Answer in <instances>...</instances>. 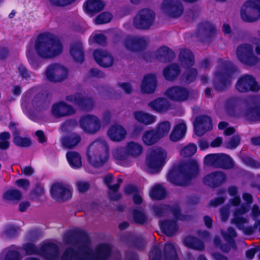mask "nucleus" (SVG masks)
I'll use <instances>...</instances> for the list:
<instances>
[{
  "mask_svg": "<svg viewBox=\"0 0 260 260\" xmlns=\"http://www.w3.org/2000/svg\"><path fill=\"white\" fill-rule=\"evenodd\" d=\"M33 49H29L26 56L29 59L34 60L36 53L43 59L55 58L60 55L63 51V45L59 38L51 32H44L36 38Z\"/></svg>",
  "mask_w": 260,
  "mask_h": 260,
  "instance_id": "nucleus-1",
  "label": "nucleus"
},
{
  "mask_svg": "<svg viewBox=\"0 0 260 260\" xmlns=\"http://www.w3.org/2000/svg\"><path fill=\"white\" fill-rule=\"evenodd\" d=\"M78 252L81 257L77 258L75 250L72 247L65 249L62 253L61 260H107L110 256L111 248L107 245H101L93 251L87 242L79 245Z\"/></svg>",
  "mask_w": 260,
  "mask_h": 260,
  "instance_id": "nucleus-2",
  "label": "nucleus"
},
{
  "mask_svg": "<svg viewBox=\"0 0 260 260\" xmlns=\"http://www.w3.org/2000/svg\"><path fill=\"white\" fill-rule=\"evenodd\" d=\"M198 173L199 165L196 161L191 160L174 167L169 172L168 178L173 184L186 186Z\"/></svg>",
  "mask_w": 260,
  "mask_h": 260,
  "instance_id": "nucleus-3",
  "label": "nucleus"
},
{
  "mask_svg": "<svg viewBox=\"0 0 260 260\" xmlns=\"http://www.w3.org/2000/svg\"><path fill=\"white\" fill-rule=\"evenodd\" d=\"M87 159L95 168L102 167L109 159V147L103 139H98L88 146L86 152Z\"/></svg>",
  "mask_w": 260,
  "mask_h": 260,
  "instance_id": "nucleus-4",
  "label": "nucleus"
},
{
  "mask_svg": "<svg viewBox=\"0 0 260 260\" xmlns=\"http://www.w3.org/2000/svg\"><path fill=\"white\" fill-rule=\"evenodd\" d=\"M236 70V67L230 61L220 63L214 73V89L219 92L225 91L231 84L232 76Z\"/></svg>",
  "mask_w": 260,
  "mask_h": 260,
  "instance_id": "nucleus-5",
  "label": "nucleus"
},
{
  "mask_svg": "<svg viewBox=\"0 0 260 260\" xmlns=\"http://www.w3.org/2000/svg\"><path fill=\"white\" fill-rule=\"evenodd\" d=\"M155 18L156 13L153 9L142 8L134 17L133 26L138 30H149L154 25Z\"/></svg>",
  "mask_w": 260,
  "mask_h": 260,
  "instance_id": "nucleus-6",
  "label": "nucleus"
},
{
  "mask_svg": "<svg viewBox=\"0 0 260 260\" xmlns=\"http://www.w3.org/2000/svg\"><path fill=\"white\" fill-rule=\"evenodd\" d=\"M238 59L243 64L249 67L256 66L260 62V58L254 54L253 47L249 43H243L236 49Z\"/></svg>",
  "mask_w": 260,
  "mask_h": 260,
  "instance_id": "nucleus-7",
  "label": "nucleus"
},
{
  "mask_svg": "<svg viewBox=\"0 0 260 260\" xmlns=\"http://www.w3.org/2000/svg\"><path fill=\"white\" fill-rule=\"evenodd\" d=\"M241 19L246 22L253 23L260 19V0H248L241 8Z\"/></svg>",
  "mask_w": 260,
  "mask_h": 260,
  "instance_id": "nucleus-8",
  "label": "nucleus"
},
{
  "mask_svg": "<svg viewBox=\"0 0 260 260\" xmlns=\"http://www.w3.org/2000/svg\"><path fill=\"white\" fill-rule=\"evenodd\" d=\"M166 157L167 153L162 148L156 147L149 150L146 157V164L151 173L159 171Z\"/></svg>",
  "mask_w": 260,
  "mask_h": 260,
  "instance_id": "nucleus-9",
  "label": "nucleus"
},
{
  "mask_svg": "<svg viewBox=\"0 0 260 260\" xmlns=\"http://www.w3.org/2000/svg\"><path fill=\"white\" fill-rule=\"evenodd\" d=\"M216 31L214 25L209 21L199 23L192 36L202 43H209L214 36Z\"/></svg>",
  "mask_w": 260,
  "mask_h": 260,
  "instance_id": "nucleus-10",
  "label": "nucleus"
},
{
  "mask_svg": "<svg viewBox=\"0 0 260 260\" xmlns=\"http://www.w3.org/2000/svg\"><path fill=\"white\" fill-rule=\"evenodd\" d=\"M45 74L46 78L50 82H61L67 78L68 70L61 64L53 63L47 68Z\"/></svg>",
  "mask_w": 260,
  "mask_h": 260,
  "instance_id": "nucleus-11",
  "label": "nucleus"
},
{
  "mask_svg": "<svg viewBox=\"0 0 260 260\" xmlns=\"http://www.w3.org/2000/svg\"><path fill=\"white\" fill-rule=\"evenodd\" d=\"M150 42L148 37L137 35H128L123 42L126 49L134 52H138L144 50Z\"/></svg>",
  "mask_w": 260,
  "mask_h": 260,
  "instance_id": "nucleus-12",
  "label": "nucleus"
},
{
  "mask_svg": "<svg viewBox=\"0 0 260 260\" xmlns=\"http://www.w3.org/2000/svg\"><path fill=\"white\" fill-rule=\"evenodd\" d=\"M243 199L246 202L242 205L240 208L236 209L234 217L231 220L232 224H235L238 228H242V223H246L248 220L242 215L249 211L250 205L253 202L252 196L247 193H243Z\"/></svg>",
  "mask_w": 260,
  "mask_h": 260,
  "instance_id": "nucleus-13",
  "label": "nucleus"
},
{
  "mask_svg": "<svg viewBox=\"0 0 260 260\" xmlns=\"http://www.w3.org/2000/svg\"><path fill=\"white\" fill-rule=\"evenodd\" d=\"M235 88L240 93H246L249 91L257 92L260 89V85L254 76L246 74L240 76L238 79Z\"/></svg>",
  "mask_w": 260,
  "mask_h": 260,
  "instance_id": "nucleus-14",
  "label": "nucleus"
},
{
  "mask_svg": "<svg viewBox=\"0 0 260 260\" xmlns=\"http://www.w3.org/2000/svg\"><path fill=\"white\" fill-rule=\"evenodd\" d=\"M160 8L164 14L173 18L180 17L184 12V7L180 0H164Z\"/></svg>",
  "mask_w": 260,
  "mask_h": 260,
  "instance_id": "nucleus-15",
  "label": "nucleus"
},
{
  "mask_svg": "<svg viewBox=\"0 0 260 260\" xmlns=\"http://www.w3.org/2000/svg\"><path fill=\"white\" fill-rule=\"evenodd\" d=\"M80 127L85 133L89 134H94L101 128V122L96 116L88 114L81 117L79 120Z\"/></svg>",
  "mask_w": 260,
  "mask_h": 260,
  "instance_id": "nucleus-16",
  "label": "nucleus"
},
{
  "mask_svg": "<svg viewBox=\"0 0 260 260\" xmlns=\"http://www.w3.org/2000/svg\"><path fill=\"white\" fill-rule=\"evenodd\" d=\"M66 100L69 102L74 103L81 109L87 111H91L95 106V103L92 98L84 96L78 92L67 96Z\"/></svg>",
  "mask_w": 260,
  "mask_h": 260,
  "instance_id": "nucleus-17",
  "label": "nucleus"
},
{
  "mask_svg": "<svg viewBox=\"0 0 260 260\" xmlns=\"http://www.w3.org/2000/svg\"><path fill=\"white\" fill-rule=\"evenodd\" d=\"M164 95L173 102L182 103L188 100L189 96V91L185 87L175 86L166 90Z\"/></svg>",
  "mask_w": 260,
  "mask_h": 260,
  "instance_id": "nucleus-18",
  "label": "nucleus"
},
{
  "mask_svg": "<svg viewBox=\"0 0 260 260\" xmlns=\"http://www.w3.org/2000/svg\"><path fill=\"white\" fill-rule=\"evenodd\" d=\"M76 110L74 108L64 102H60L52 105L51 113L55 118L68 117L74 114Z\"/></svg>",
  "mask_w": 260,
  "mask_h": 260,
  "instance_id": "nucleus-19",
  "label": "nucleus"
},
{
  "mask_svg": "<svg viewBox=\"0 0 260 260\" xmlns=\"http://www.w3.org/2000/svg\"><path fill=\"white\" fill-rule=\"evenodd\" d=\"M50 192L52 198L59 202H64L72 197V192L69 188L61 183L52 185Z\"/></svg>",
  "mask_w": 260,
  "mask_h": 260,
  "instance_id": "nucleus-20",
  "label": "nucleus"
},
{
  "mask_svg": "<svg viewBox=\"0 0 260 260\" xmlns=\"http://www.w3.org/2000/svg\"><path fill=\"white\" fill-rule=\"evenodd\" d=\"M193 126L195 134L198 136H202L212 129L211 119L206 115L198 116L193 123Z\"/></svg>",
  "mask_w": 260,
  "mask_h": 260,
  "instance_id": "nucleus-21",
  "label": "nucleus"
},
{
  "mask_svg": "<svg viewBox=\"0 0 260 260\" xmlns=\"http://www.w3.org/2000/svg\"><path fill=\"white\" fill-rule=\"evenodd\" d=\"M83 232L78 230H70L66 232L63 237L64 242L69 244H71L77 247L79 249V245L80 243L87 242L89 246V240L85 238L80 239V236H82Z\"/></svg>",
  "mask_w": 260,
  "mask_h": 260,
  "instance_id": "nucleus-22",
  "label": "nucleus"
},
{
  "mask_svg": "<svg viewBox=\"0 0 260 260\" xmlns=\"http://www.w3.org/2000/svg\"><path fill=\"white\" fill-rule=\"evenodd\" d=\"M155 58L163 63H168L173 60L176 57L175 53L169 47L162 46L154 52Z\"/></svg>",
  "mask_w": 260,
  "mask_h": 260,
  "instance_id": "nucleus-23",
  "label": "nucleus"
},
{
  "mask_svg": "<svg viewBox=\"0 0 260 260\" xmlns=\"http://www.w3.org/2000/svg\"><path fill=\"white\" fill-rule=\"evenodd\" d=\"M226 180V175L223 172L216 171L207 175L204 178V183L212 188L221 185Z\"/></svg>",
  "mask_w": 260,
  "mask_h": 260,
  "instance_id": "nucleus-24",
  "label": "nucleus"
},
{
  "mask_svg": "<svg viewBox=\"0 0 260 260\" xmlns=\"http://www.w3.org/2000/svg\"><path fill=\"white\" fill-rule=\"evenodd\" d=\"M40 255L47 260H55L59 256V248L55 244L48 243L40 248Z\"/></svg>",
  "mask_w": 260,
  "mask_h": 260,
  "instance_id": "nucleus-25",
  "label": "nucleus"
},
{
  "mask_svg": "<svg viewBox=\"0 0 260 260\" xmlns=\"http://www.w3.org/2000/svg\"><path fill=\"white\" fill-rule=\"evenodd\" d=\"M178 60L181 66L184 68L192 67L195 63L193 52L186 48H182L179 49Z\"/></svg>",
  "mask_w": 260,
  "mask_h": 260,
  "instance_id": "nucleus-26",
  "label": "nucleus"
},
{
  "mask_svg": "<svg viewBox=\"0 0 260 260\" xmlns=\"http://www.w3.org/2000/svg\"><path fill=\"white\" fill-rule=\"evenodd\" d=\"M93 56L95 61L103 67H110L113 64V57L106 51L96 50L93 53Z\"/></svg>",
  "mask_w": 260,
  "mask_h": 260,
  "instance_id": "nucleus-27",
  "label": "nucleus"
},
{
  "mask_svg": "<svg viewBox=\"0 0 260 260\" xmlns=\"http://www.w3.org/2000/svg\"><path fill=\"white\" fill-rule=\"evenodd\" d=\"M156 76L153 74H148L144 77L141 84L142 93L150 94L153 93L156 87Z\"/></svg>",
  "mask_w": 260,
  "mask_h": 260,
  "instance_id": "nucleus-28",
  "label": "nucleus"
},
{
  "mask_svg": "<svg viewBox=\"0 0 260 260\" xmlns=\"http://www.w3.org/2000/svg\"><path fill=\"white\" fill-rule=\"evenodd\" d=\"M148 106L158 113H164L170 109L171 104L166 98H159L149 103Z\"/></svg>",
  "mask_w": 260,
  "mask_h": 260,
  "instance_id": "nucleus-29",
  "label": "nucleus"
},
{
  "mask_svg": "<svg viewBox=\"0 0 260 260\" xmlns=\"http://www.w3.org/2000/svg\"><path fill=\"white\" fill-rule=\"evenodd\" d=\"M105 6V3L102 0H87L84 4L85 12L92 16L103 10Z\"/></svg>",
  "mask_w": 260,
  "mask_h": 260,
  "instance_id": "nucleus-30",
  "label": "nucleus"
},
{
  "mask_svg": "<svg viewBox=\"0 0 260 260\" xmlns=\"http://www.w3.org/2000/svg\"><path fill=\"white\" fill-rule=\"evenodd\" d=\"M107 134L111 140L119 142L124 139L126 132L121 125L115 124L110 126Z\"/></svg>",
  "mask_w": 260,
  "mask_h": 260,
  "instance_id": "nucleus-31",
  "label": "nucleus"
},
{
  "mask_svg": "<svg viewBox=\"0 0 260 260\" xmlns=\"http://www.w3.org/2000/svg\"><path fill=\"white\" fill-rule=\"evenodd\" d=\"M49 104L46 94L44 93H38L32 100L33 106L40 111L48 109Z\"/></svg>",
  "mask_w": 260,
  "mask_h": 260,
  "instance_id": "nucleus-32",
  "label": "nucleus"
},
{
  "mask_svg": "<svg viewBox=\"0 0 260 260\" xmlns=\"http://www.w3.org/2000/svg\"><path fill=\"white\" fill-rule=\"evenodd\" d=\"M180 69L176 63H172L168 66L163 70V75L165 79L169 81H173L179 75Z\"/></svg>",
  "mask_w": 260,
  "mask_h": 260,
  "instance_id": "nucleus-33",
  "label": "nucleus"
},
{
  "mask_svg": "<svg viewBox=\"0 0 260 260\" xmlns=\"http://www.w3.org/2000/svg\"><path fill=\"white\" fill-rule=\"evenodd\" d=\"M70 54L76 61L82 63L84 61V52L80 43L76 42L71 45Z\"/></svg>",
  "mask_w": 260,
  "mask_h": 260,
  "instance_id": "nucleus-34",
  "label": "nucleus"
},
{
  "mask_svg": "<svg viewBox=\"0 0 260 260\" xmlns=\"http://www.w3.org/2000/svg\"><path fill=\"white\" fill-rule=\"evenodd\" d=\"M133 115L136 120L145 125L150 124L155 120L154 116L142 111H135Z\"/></svg>",
  "mask_w": 260,
  "mask_h": 260,
  "instance_id": "nucleus-35",
  "label": "nucleus"
},
{
  "mask_svg": "<svg viewBox=\"0 0 260 260\" xmlns=\"http://www.w3.org/2000/svg\"><path fill=\"white\" fill-rule=\"evenodd\" d=\"M128 156L137 157L143 152V146L139 143L131 141L125 146Z\"/></svg>",
  "mask_w": 260,
  "mask_h": 260,
  "instance_id": "nucleus-36",
  "label": "nucleus"
},
{
  "mask_svg": "<svg viewBox=\"0 0 260 260\" xmlns=\"http://www.w3.org/2000/svg\"><path fill=\"white\" fill-rule=\"evenodd\" d=\"M161 231L166 235L171 236L177 231L176 223L173 220H166L160 222Z\"/></svg>",
  "mask_w": 260,
  "mask_h": 260,
  "instance_id": "nucleus-37",
  "label": "nucleus"
},
{
  "mask_svg": "<svg viewBox=\"0 0 260 260\" xmlns=\"http://www.w3.org/2000/svg\"><path fill=\"white\" fill-rule=\"evenodd\" d=\"M234 167V162L232 158L225 154H219L217 168L229 170Z\"/></svg>",
  "mask_w": 260,
  "mask_h": 260,
  "instance_id": "nucleus-38",
  "label": "nucleus"
},
{
  "mask_svg": "<svg viewBox=\"0 0 260 260\" xmlns=\"http://www.w3.org/2000/svg\"><path fill=\"white\" fill-rule=\"evenodd\" d=\"M66 157L70 165L74 169H79L82 167L81 156L76 151H69Z\"/></svg>",
  "mask_w": 260,
  "mask_h": 260,
  "instance_id": "nucleus-39",
  "label": "nucleus"
},
{
  "mask_svg": "<svg viewBox=\"0 0 260 260\" xmlns=\"http://www.w3.org/2000/svg\"><path fill=\"white\" fill-rule=\"evenodd\" d=\"M142 139L145 145L151 146L156 143L160 138L154 129H150L144 133Z\"/></svg>",
  "mask_w": 260,
  "mask_h": 260,
  "instance_id": "nucleus-40",
  "label": "nucleus"
},
{
  "mask_svg": "<svg viewBox=\"0 0 260 260\" xmlns=\"http://www.w3.org/2000/svg\"><path fill=\"white\" fill-rule=\"evenodd\" d=\"M186 130V126L184 123H181L177 125L170 135V139L173 142H177L181 139Z\"/></svg>",
  "mask_w": 260,
  "mask_h": 260,
  "instance_id": "nucleus-41",
  "label": "nucleus"
},
{
  "mask_svg": "<svg viewBox=\"0 0 260 260\" xmlns=\"http://www.w3.org/2000/svg\"><path fill=\"white\" fill-rule=\"evenodd\" d=\"M81 141V137L75 134L66 136L62 138V146L67 148L71 149L76 146Z\"/></svg>",
  "mask_w": 260,
  "mask_h": 260,
  "instance_id": "nucleus-42",
  "label": "nucleus"
},
{
  "mask_svg": "<svg viewBox=\"0 0 260 260\" xmlns=\"http://www.w3.org/2000/svg\"><path fill=\"white\" fill-rule=\"evenodd\" d=\"M184 244L191 248L199 251H202L205 248L203 242L197 238L193 237H188L184 240Z\"/></svg>",
  "mask_w": 260,
  "mask_h": 260,
  "instance_id": "nucleus-43",
  "label": "nucleus"
},
{
  "mask_svg": "<svg viewBox=\"0 0 260 260\" xmlns=\"http://www.w3.org/2000/svg\"><path fill=\"white\" fill-rule=\"evenodd\" d=\"M244 116L251 121L260 120V107L253 106L247 108L244 113Z\"/></svg>",
  "mask_w": 260,
  "mask_h": 260,
  "instance_id": "nucleus-44",
  "label": "nucleus"
},
{
  "mask_svg": "<svg viewBox=\"0 0 260 260\" xmlns=\"http://www.w3.org/2000/svg\"><path fill=\"white\" fill-rule=\"evenodd\" d=\"M169 211H171L174 217L178 220L187 221L192 219L193 218V216L192 215L182 214L181 212L180 207L177 205H174L171 207H170Z\"/></svg>",
  "mask_w": 260,
  "mask_h": 260,
  "instance_id": "nucleus-45",
  "label": "nucleus"
},
{
  "mask_svg": "<svg viewBox=\"0 0 260 260\" xmlns=\"http://www.w3.org/2000/svg\"><path fill=\"white\" fill-rule=\"evenodd\" d=\"M117 183L114 184L112 186H110L108 191V196L109 199L114 201H117L120 200L121 198V195L120 193L118 192L120 185L122 182V179L118 178L117 179Z\"/></svg>",
  "mask_w": 260,
  "mask_h": 260,
  "instance_id": "nucleus-46",
  "label": "nucleus"
},
{
  "mask_svg": "<svg viewBox=\"0 0 260 260\" xmlns=\"http://www.w3.org/2000/svg\"><path fill=\"white\" fill-rule=\"evenodd\" d=\"M171 129V124L168 121L160 122L157 126L155 131L158 137L160 138L167 136Z\"/></svg>",
  "mask_w": 260,
  "mask_h": 260,
  "instance_id": "nucleus-47",
  "label": "nucleus"
},
{
  "mask_svg": "<svg viewBox=\"0 0 260 260\" xmlns=\"http://www.w3.org/2000/svg\"><path fill=\"white\" fill-rule=\"evenodd\" d=\"M14 142L16 145L21 147H28L31 144L30 139L20 137L19 131H16L14 132Z\"/></svg>",
  "mask_w": 260,
  "mask_h": 260,
  "instance_id": "nucleus-48",
  "label": "nucleus"
},
{
  "mask_svg": "<svg viewBox=\"0 0 260 260\" xmlns=\"http://www.w3.org/2000/svg\"><path fill=\"white\" fill-rule=\"evenodd\" d=\"M164 254L166 260H179L176 250L171 244H167L165 246Z\"/></svg>",
  "mask_w": 260,
  "mask_h": 260,
  "instance_id": "nucleus-49",
  "label": "nucleus"
},
{
  "mask_svg": "<svg viewBox=\"0 0 260 260\" xmlns=\"http://www.w3.org/2000/svg\"><path fill=\"white\" fill-rule=\"evenodd\" d=\"M166 191L160 185L155 186L150 192V196L153 199L161 200L166 197Z\"/></svg>",
  "mask_w": 260,
  "mask_h": 260,
  "instance_id": "nucleus-50",
  "label": "nucleus"
},
{
  "mask_svg": "<svg viewBox=\"0 0 260 260\" xmlns=\"http://www.w3.org/2000/svg\"><path fill=\"white\" fill-rule=\"evenodd\" d=\"M182 75V80L185 83L189 84L195 80L198 75V71L195 68H187Z\"/></svg>",
  "mask_w": 260,
  "mask_h": 260,
  "instance_id": "nucleus-51",
  "label": "nucleus"
},
{
  "mask_svg": "<svg viewBox=\"0 0 260 260\" xmlns=\"http://www.w3.org/2000/svg\"><path fill=\"white\" fill-rule=\"evenodd\" d=\"M154 215L157 217L165 215L170 210V206L166 204L153 205L152 207Z\"/></svg>",
  "mask_w": 260,
  "mask_h": 260,
  "instance_id": "nucleus-52",
  "label": "nucleus"
},
{
  "mask_svg": "<svg viewBox=\"0 0 260 260\" xmlns=\"http://www.w3.org/2000/svg\"><path fill=\"white\" fill-rule=\"evenodd\" d=\"M239 100L236 97H232L229 99L225 103V108L227 112L230 115L235 114L236 108L239 105Z\"/></svg>",
  "mask_w": 260,
  "mask_h": 260,
  "instance_id": "nucleus-53",
  "label": "nucleus"
},
{
  "mask_svg": "<svg viewBox=\"0 0 260 260\" xmlns=\"http://www.w3.org/2000/svg\"><path fill=\"white\" fill-rule=\"evenodd\" d=\"M3 198L8 201H19L22 198V193L18 190H11L4 194Z\"/></svg>",
  "mask_w": 260,
  "mask_h": 260,
  "instance_id": "nucleus-54",
  "label": "nucleus"
},
{
  "mask_svg": "<svg viewBox=\"0 0 260 260\" xmlns=\"http://www.w3.org/2000/svg\"><path fill=\"white\" fill-rule=\"evenodd\" d=\"M112 153L113 157L117 160H123L128 157L125 146L115 149Z\"/></svg>",
  "mask_w": 260,
  "mask_h": 260,
  "instance_id": "nucleus-55",
  "label": "nucleus"
},
{
  "mask_svg": "<svg viewBox=\"0 0 260 260\" xmlns=\"http://www.w3.org/2000/svg\"><path fill=\"white\" fill-rule=\"evenodd\" d=\"M134 221L139 224H144L147 221V217L142 210H134L133 212Z\"/></svg>",
  "mask_w": 260,
  "mask_h": 260,
  "instance_id": "nucleus-56",
  "label": "nucleus"
},
{
  "mask_svg": "<svg viewBox=\"0 0 260 260\" xmlns=\"http://www.w3.org/2000/svg\"><path fill=\"white\" fill-rule=\"evenodd\" d=\"M219 154H210L205 156L204 163L206 166L217 168Z\"/></svg>",
  "mask_w": 260,
  "mask_h": 260,
  "instance_id": "nucleus-57",
  "label": "nucleus"
},
{
  "mask_svg": "<svg viewBox=\"0 0 260 260\" xmlns=\"http://www.w3.org/2000/svg\"><path fill=\"white\" fill-rule=\"evenodd\" d=\"M112 18V14L108 12L102 13L95 18L94 22L97 24L109 22Z\"/></svg>",
  "mask_w": 260,
  "mask_h": 260,
  "instance_id": "nucleus-58",
  "label": "nucleus"
},
{
  "mask_svg": "<svg viewBox=\"0 0 260 260\" xmlns=\"http://www.w3.org/2000/svg\"><path fill=\"white\" fill-rule=\"evenodd\" d=\"M196 146L193 144H189L181 150L180 154L183 157H190L196 153Z\"/></svg>",
  "mask_w": 260,
  "mask_h": 260,
  "instance_id": "nucleus-59",
  "label": "nucleus"
},
{
  "mask_svg": "<svg viewBox=\"0 0 260 260\" xmlns=\"http://www.w3.org/2000/svg\"><path fill=\"white\" fill-rule=\"evenodd\" d=\"M23 248L25 251L26 255H40V249H38L32 243H28L24 244Z\"/></svg>",
  "mask_w": 260,
  "mask_h": 260,
  "instance_id": "nucleus-60",
  "label": "nucleus"
},
{
  "mask_svg": "<svg viewBox=\"0 0 260 260\" xmlns=\"http://www.w3.org/2000/svg\"><path fill=\"white\" fill-rule=\"evenodd\" d=\"M245 223H242V228H238L239 230H242L243 233L246 235H251L254 233L256 229L258 228V231L260 232V219L258 220L253 226H249L245 227Z\"/></svg>",
  "mask_w": 260,
  "mask_h": 260,
  "instance_id": "nucleus-61",
  "label": "nucleus"
},
{
  "mask_svg": "<svg viewBox=\"0 0 260 260\" xmlns=\"http://www.w3.org/2000/svg\"><path fill=\"white\" fill-rule=\"evenodd\" d=\"M161 251L159 246H153L149 252V258L150 260H160Z\"/></svg>",
  "mask_w": 260,
  "mask_h": 260,
  "instance_id": "nucleus-62",
  "label": "nucleus"
},
{
  "mask_svg": "<svg viewBox=\"0 0 260 260\" xmlns=\"http://www.w3.org/2000/svg\"><path fill=\"white\" fill-rule=\"evenodd\" d=\"M241 139L239 136H234L229 141L225 143V147L229 149H234L240 144Z\"/></svg>",
  "mask_w": 260,
  "mask_h": 260,
  "instance_id": "nucleus-63",
  "label": "nucleus"
},
{
  "mask_svg": "<svg viewBox=\"0 0 260 260\" xmlns=\"http://www.w3.org/2000/svg\"><path fill=\"white\" fill-rule=\"evenodd\" d=\"M76 186L80 193H85L89 189L90 184L87 181L80 180L76 182Z\"/></svg>",
  "mask_w": 260,
  "mask_h": 260,
  "instance_id": "nucleus-64",
  "label": "nucleus"
}]
</instances>
